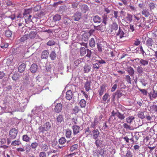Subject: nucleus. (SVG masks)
<instances>
[{
  "label": "nucleus",
  "mask_w": 157,
  "mask_h": 157,
  "mask_svg": "<svg viewBox=\"0 0 157 157\" xmlns=\"http://www.w3.org/2000/svg\"><path fill=\"white\" fill-rule=\"evenodd\" d=\"M38 146V143L36 142L32 143L31 145V147L33 149H36Z\"/></svg>",
  "instance_id": "obj_42"
},
{
  "label": "nucleus",
  "mask_w": 157,
  "mask_h": 157,
  "mask_svg": "<svg viewBox=\"0 0 157 157\" xmlns=\"http://www.w3.org/2000/svg\"><path fill=\"white\" fill-rule=\"evenodd\" d=\"M136 70L137 72V73L140 75H142V74L144 73V69L141 66H139L137 67Z\"/></svg>",
  "instance_id": "obj_27"
},
{
  "label": "nucleus",
  "mask_w": 157,
  "mask_h": 157,
  "mask_svg": "<svg viewBox=\"0 0 157 157\" xmlns=\"http://www.w3.org/2000/svg\"><path fill=\"white\" fill-rule=\"evenodd\" d=\"M141 13L146 17H148L150 15L149 10L148 9H145L143 10Z\"/></svg>",
  "instance_id": "obj_28"
},
{
  "label": "nucleus",
  "mask_w": 157,
  "mask_h": 157,
  "mask_svg": "<svg viewBox=\"0 0 157 157\" xmlns=\"http://www.w3.org/2000/svg\"><path fill=\"white\" fill-rule=\"evenodd\" d=\"M42 107L41 106H36L34 109L32 110L31 112L34 115H35L41 111L42 110Z\"/></svg>",
  "instance_id": "obj_9"
},
{
  "label": "nucleus",
  "mask_w": 157,
  "mask_h": 157,
  "mask_svg": "<svg viewBox=\"0 0 157 157\" xmlns=\"http://www.w3.org/2000/svg\"><path fill=\"white\" fill-rule=\"evenodd\" d=\"M5 36L8 37H11L12 33V32L9 29L6 30L5 31Z\"/></svg>",
  "instance_id": "obj_46"
},
{
  "label": "nucleus",
  "mask_w": 157,
  "mask_h": 157,
  "mask_svg": "<svg viewBox=\"0 0 157 157\" xmlns=\"http://www.w3.org/2000/svg\"><path fill=\"white\" fill-rule=\"evenodd\" d=\"M126 34L121 29L120 27H119V30L117 34V36H119L120 38L125 36Z\"/></svg>",
  "instance_id": "obj_13"
},
{
  "label": "nucleus",
  "mask_w": 157,
  "mask_h": 157,
  "mask_svg": "<svg viewBox=\"0 0 157 157\" xmlns=\"http://www.w3.org/2000/svg\"><path fill=\"white\" fill-rule=\"evenodd\" d=\"M80 9L82 12L86 13L89 10V8L86 5H82L80 6Z\"/></svg>",
  "instance_id": "obj_20"
},
{
  "label": "nucleus",
  "mask_w": 157,
  "mask_h": 157,
  "mask_svg": "<svg viewBox=\"0 0 157 157\" xmlns=\"http://www.w3.org/2000/svg\"><path fill=\"white\" fill-rule=\"evenodd\" d=\"M138 90L139 91L141 92V93L144 95H146L147 94V91L145 89H141L138 88Z\"/></svg>",
  "instance_id": "obj_56"
},
{
  "label": "nucleus",
  "mask_w": 157,
  "mask_h": 157,
  "mask_svg": "<svg viewBox=\"0 0 157 157\" xmlns=\"http://www.w3.org/2000/svg\"><path fill=\"white\" fill-rule=\"evenodd\" d=\"M30 139V138L26 135H24L22 136V140L24 141L28 142L29 141Z\"/></svg>",
  "instance_id": "obj_39"
},
{
  "label": "nucleus",
  "mask_w": 157,
  "mask_h": 157,
  "mask_svg": "<svg viewBox=\"0 0 157 157\" xmlns=\"http://www.w3.org/2000/svg\"><path fill=\"white\" fill-rule=\"evenodd\" d=\"M49 55V52L48 51L44 50L42 53L41 57L42 59H47Z\"/></svg>",
  "instance_id": "obj_16"
},
{
  "label": "nucleus",
  "mask_w": 157,
  "mask_h": 157,
  "mask_svg": "<svg viewBox=\"0 0 157 157\" xmlns=\"http://www.w3.org/2000/svg\"><path fill=\"white\" fill-rule=\"evenodd\" d=\"M104 90L105 88L104 87L102 86H101L100 89L98 91L99 94L100 95V96H101L103 94Z\"/></svg>",
  "instance_id": "obj_49"
},
{
  "label": "nucleus",
  "mask_w": 157,
  "mask_h": 157,
  "mask_svg": "<svg viewBox=\"0 0 157 157\" xmlns=\"http://www.w3.org/2000/svg\"><path fill=\"white\" fill-rule=\"evenodd\" d=\"M130 29L132 32H133L135 30V28H136V24H135V25H132L130 24Z\"/></svg>",
  "instance_id": "obj_59"
},
{
  "label": "nucleus",
  "mask_w": 157,
  "mask_h": 157,
  "mask_svg": "<svg viewBox=\"0 0 157 157\" xmlns=\"http://www.w3.org/2000/svg\"><path fill=\"white\" fill-rule=\"evenodd\" d=\"M80 106L82 108H84L86 106V102L85 100L82 99L79 102Z\"/></svg>",
  "instance_id": "obj_40"
},
{
  "label": "nucleus",
  "mask_w": 157,
  "mask_h": 157,
  "mask_svg": "<svg viewBox=\"0 0 157 157\" xmlns=\"http://www.w3.org/2000/svg\"><path fill=\"white\" fill-rule=\"evenodd\" d=\"M74 135H75L79 132L80 127L77 125H74L72 127Z\"/></svg>",
  "instance_id": "obj_11"
},
{
  "label": "nucleus",
  "mask_w": 157,
  "mask_h": 157,
  "mask_svg": "<svg viewBox=\"0 0 157 157\" xmlns=\"http://www.w3.org/2000/svg\"><path fill=\"white\" fill-rule=\"evenodd\" d=\"M28 36L29 34H28L25 35L19 39V41L21 42H24L28 39Z\"/></svg>",
  "instance_id": "obj_35"
},
{
  "label": "nucleus",
  "mask_w": 157,
  "mask_h": 157,
  "mask_svg": "<svg viewBox=\"0 0 157 157\" xmlns=\"http://www.w3.org/2000/svg\"><path fill=\"white\" fill-rule=\"evenodd\" d=\"M78 148V145L77 144H75L70 147V150L71 151L73 152Z\"/></svg>",
  "instance_id": "obj_52"
},
{
  "label": "nucleus",
  "mask_w": 157,
  "mask_h": 157,
  "mask_svg": "<svg viewBox=\"0 0 157 157\" xmlns=\"http://www.w3.org/2000/svg\"><path fill=\"white\" fill-rule=\"evenodd\" d=\"M82 14L81 12H77L72 17V19L75 21H78L82 18Z\"/></svg>",
  "instance_id": "obj_4"
},
{
  "label": "nucleus",
  "mask_w": 157,
  "mask_h": 157,
  "mask_svg": "<svg viewBox=\"0 0 157 157\" xmlns=\"http://www.w3.org/2000/svg\"><path fill=\"white\" fill-rule=\"evenodd\" d=\"M67 141V140L64 137L60 138L59 140V143L60 145H63Z\"/></svg>",
  "instance_id": "obj_33"
},
{
  "label": "nucleus",
  "mask_w": 157,
  "mask_h": 157,
  "mask_svg": "<svg viewBox=\"0 0 157 157\" xmlns=\"http://www.w3.org/2000/svg\"><path fill=\"white\" fill-rule=\"evenodd\" d=\"M123 126L124 128L126 129V130H131L132 129V127L127 123H124L123 125Z\"/></svg>",
  "instance_id": "obj_48"
},
{
  "label": "nucleus",
  "mask_w": 157,
  "mask_h": 157,
  "mask_svg": "<svg viewBox=\"0 0 157 157\" xmlns=\"http://www.w3.org/2000/svg\"><path fill=\"white\" fill-rule=\"evenodd\" d=\"M140 62L142 65L146 66L148 64V61L141 59L140 60Z\"/></svg>",
  "instance_id": "obj_47"
},
{
  "label": "nucleus",
  "mask_w": 157,
  "mask_h": 157,
  "mask_svg": "<svg viewBox=\"0 0 157 157\" xmlns=\"http://www.w3.org/2000/svg\"><path fill=\"white\" fill-rule=\"evenodd\" d=\"M72 97V93L70 90H68L66 93V98L68 100H70Z\"/></svg>",
  "instance_id": "obj_14"
},
{
  "label": "nucleus",
  "mask_w": 157,
  "mask_h": 157,
  "mask_svg": "<svg viewBox=\"0 0 157 157\" xmlns=\"http://www.w3.org/2000/svg\"><path fill=\"white\" fill-rule=\"evenodd\" d=\"M148 96L151 100L153 101L155 99L157 98V91L152 89L148 93Z\"/></svg>",
  "instance_id": "obj_3"
},
{
  "label": "nucleus",
  "mask_w": 157,
  "mask_h": 157,
  "mask_svg": "<svg viewBox=\"0 0 157 157\" xmlns=\"http://www.w3.org/2000/svg\"><path fill=\"white\" fill-rule=\"evenodd\" d=\"M128 71L131 76H132L133 75L134 73V70L132 67H130L128 68Z\"/></svg>",
  "instance_id": "obj_37"
},
{
  "label": "nucleus",
  "mask_w": 157,
  "mask_h": 157,
  "mask_svg": "<svg viewBox=\"0 0 157 157\" xmlns=\"http://www.w3.org/2000/svg\"><path fill=\"white\" fill-rule=\"evenodd\" d=\"M45 67L46 71L48 72L50 71L51 68V65L50 64H46Z\"/></svg>",
  "instance_id": "obj_55"
},
{
  "label": "nucleus",
  "mask_w": 157,
  "mask_h": 157,
  "mask_svg": "<svg viewBox=\"0 0 157 157\" xmlns=\"http://www.w3.org/2000/svg\"><path fill=\"white\" fill-rule=\"evenodd\" d=\"M38 130V133L39 134H43L45 131H46V130L43 126H39Z\"/></svg>",
  "instance_id": "obj_24"
},
{
  "label": "nucleus",
  "mask_w": 157,
  "mask_h": 157,
  "mask_svg": "<svg viewBox=\"0 0 157 157\" xmlns=\"http://www.w3.org/2000/svg\"><path fill=\"white\" fill-rule=\"evenodd\" d=\"M57 121L58 123H61L63 120V117L61 115L59 114L57 117Z\"/></svg>",
  "instance_id": "obj_38"
},
{
  "label": "nucleus",
  "mask_w": 157,
  "mask_h": 157,
  "mask_svg": "<svg viewBox=\"0 0 157 157\" xmlns=\"http://www.w3.org/2000/svg\"><path fill=\"white\" fill-rule=\"evenodd\" d=\"M41 147L44 151H46L48 149V147L47 144L44 141L41 142Z\"/></svg>",
  "instance_id": "obj_26"
},
{
  "label": "nucleus",
  "mask_w": 157,
  "mask_h": 157,
  "mask_svg": "<svg viewBox=\"0 0 157 157\" xmlns=\"http://www.w3.org/2000/svg\"><path fill=\"white\" fill-rule=\"evenodd\" d=\"M125 157H132V152L130 151H128L126 154Z\"/></svg>",
  "instance_id": "obj_63"
},
{
  "label": "nucleus",
  "mask_w": 157,
  "mask_h": 157,
  "mask_svg": "<svg viewBox=\"0 0 157 157\" xmlns=\"http://www.w3.org/2000/svg\"><path fill=\"white\" fill-rule=\"evenodd\" d=\"M29 99H28L27 98H25L24 99H23L22 101V103L24 104V105H27V103L29 101Z\"/></svg>",
  "instance_id": "obj_62"
},
{
  "label": "nucleus",
  "mask_w": 157,
  "mask_h": 157,
  "mask_svg": "<svg viewBox=\"0 0 157 157\" xmlns=\"http://www.w3.org/2000/svg\"><path fill=\"white\" fill-rule=\"evenodd\" d=\"M20 77V76L17 73L14 74L12 77V79L13 80L16 81L18 80Z\"/></svg>",
  "instance_id": "obj_41"
},
{
  "label": "nucleus",
  "mask_w": 157,
  "mask_h": 157,
  "mask_svg": "<svg viewBox=\"0 0 157 157\" xmlns=\"http://www.w3.org/2000/svg\"><path fill=\"white\" fill-rule=\"evenodd\" d=\"M26 67V65L25 64L23 63L20 65L18 67V71L20 73H22L25 70V68Z\"/></svg>",
  "instance_id": "obj_22"
},
{
  "label": "nucleus",
  "mask_w": 157,
  "mask_h": 157,
  "mask_svg": "<svg viewBox=\"0 0 157 157\" xmlns=\"http://www.w3.org/2000/svg\"><path fill=\"white\" fill-rule=\"evenodd\" d=\"M37 66L35 64H33L31 66L30 70L33 73H35L37 69Z\"/></svg>",
  "instance_id": "obj_18"
},
{
  "label": "nucleus",
  "mask_w": 157,
  "mask_h": 157,
  "mask_svg": "<svg viewBox=\"0 0 157 157\" xmlns=\"http://www.w3.org/2000/svg\"><path fill=\"white\" fill-rule=\"evenodd\" d=\"M116 116H117L118 118L120 120H124L125 117V116L124 114L121 113L118 111L115 112L113 110L111 112V115L109 119V121L113 122L117 121L118 119H117V118L115 117Z\"/></svg>",
  "instance_id": "obj_1"
},
{
  "label": "nucleus",
  "mask_w": 157,
  "mask_h": 157,
  "mask_svg": "<svg viewBox=\"0 0 157 157\" xmlns=\"http://www.w3.org/2000/svg\"><path fill=\"white\" fill-rule=\"evenodd\" d=\"M79 2H75L72 3L71 6L73 8H76L78 7Z\"/></svg>",
  "instance_id": "obj_60"
},
{
  "label": "nucleus",
  "mask_w": 157,
  "mask_h": 157,
  "mask_svg": "<svg viewBox=\"0 0 157 157\" xmlns=\"http://www.w3.org/2000/svg\"><path fill=\"white\" fill-rule=\"evenodd\" d=\"M86 51L87 52V54L86 56L87 57L90 58L91 54H92V52L90 50L88 49H86Z\"/></svg>",
  "instance_id": "obj_57"
},
{
  "label": "nucleus",
  "mask_w": 157,
  "mask_h": 157,
  "mask_svg": "<svg viewBox=\"0 0 157 157\" xmlns=\"http://www.w3.org/2000/svg\"><path fill=\"white\" fill-rule=\"evenodd\" d=\"M102 23L105 25L107 23V21L108 20V17L106 14H104L102 16Z\"/></svg>",
  "instance_id": "obj_19"
},
{
  "label": "nucleus",
  "mask_w": 157,
  "mask_h": 157,
  "mask_svg": "<svg viewBox=\"0 0 157 157\" xmlns=\"http://www.w3.org/2000/svg\"><path fill=\"white\" fill-rule=\"evenodd\" d=\"M32 13V10L30 9H28L27 10H25L24 13L23 14V17L28 15L30 13Z\"/></svg>",
  "instance_id": "obj_36"
},
{
  "label": "nucleus",
  "mask_w": 157,
  "mask_h": 157,
  "mask_svg": "<svg viewBox=\"0 0 157 157\" xmlns=\"http://www.w3.org/2000/svg\"><path fill=\"white\" fill-rule=\"evenodd\" d=\"M91 67L88 64H86L84 67L85 73H88L90 71Z\"/></svg>",
  "instance_id": "obj_29"
},
{
  "label": "nucleus",
  "mask_w": 157,
  "mask_h": 157,
  "mask_svg": "<svg viewBox=\"0 0 157 157\" xmlns=\"http://www.w3.org/2000/svg\"><path fill=\"white\" fill-rule=\"evenodd\" d=\"M71 131L69 129H67L66 133V136L67 138H70L71 134Z\"/></svg>",
  "instance_id": "obj_51"
},
{
  "label": "nucleus",
  "mask_w": 157,
  "mask_h": 157,
  "mask_svg": "<svg viewBox=\"0 0 157 157\" xmlns=\"http://www.w3.org/2000/svg\"><path fill=\"white\" fill-rule=\"evenodd\" d=\"M43 126L46 130V131H48L51 128L52 124L49 122H47L44 124Z\"/></svg>",
  "instance_id": "obj_17"
},
{
  "label": "nucleus",
  "mask_w": 157,
  "mask_h": 157,
  "mask_svg": "<svg viewBox=\"0 0 157 157\" xmlns=\"http://www.w3.org/2000/svg\"><path fill=\"white\" fill-rule=\"evenodd\" d=\"M80 55L81 56H83L86 53L85 48L84 47H81L80 49Z\"/></svg>",
  "instance_id": "obj_32"
},
{
  "label": "nucleus",
  "mask_w": 157,
  "mask_h": 157,
  "mask_svg": "<svg viewBox=\"0 0 157 157\" xmlns=\"http://www.w3.org/2000/svg\"><path fill=\"white\" fill-rule=\"evenodd\" d=\"M61 18V16L58 14H56L54 16L53 20L55 22L59 21Z\"/></svg>",
  "instance_id": "obj_30"
},
{
  "label": "nucleus",
  "mask_w": 157,
  "mask_h": 157,
  "mask_svg": "<svg viewBox=\"0 0 157 157\" xmlns=\"http://www.w3.org/2000/svg\"><path fill=\"white\" fill-rule=\"evenodd\" d=\"M56 42L54 40H51L49 41L47 43V44L49 46H52L55 44Z\"/></svg>",
  "instance_id": "obj_58"
},
{
  "label": "nucleus",
  "mask_w": 157,
  "mask_h": 157,
  "mask_svg": "<svg viewBox=\"0 0 157 157\" xmlns=\"http://www.w3.org/2000/svg\"><path fill=\"white\" fill-rule=\"evenodd\" d=\"M94 22L95 23L99 24L102 21V19L98 15H95L93 17Z\"/></svg>",
  "instance_id": "obj_8"
},
{
  "label": "nucleus",
  "mask_w": 157,
  "mask_h": 157,
  "mask_svg": "<svg viewBox=\"0 0 157 157\" xmlns=\"http://www.w3.org/2000/svg\"><path fill=\"white\" fill-rule=\"evenodd\" d=\"M126 18L127 21L130 22L132 21L133 16L129 13H128Z\"/></svg>",
  "instance_id": "obj_44"
},
{
  "label": "nucleus",
  "mask_w": 157,
  "mask_h": 157,
  "mask_svg": "<svg viewBox=\"0 0 157 157\" xmlns=\"http://www.w3.org/2000/svg\"><path fill=\"white\" fill-rule=\"evenodd\" d=\"M95 41L94 38H91L89 41V45L91 48H93L95 47Z\"/></svg>",
  "instance_id": "obj_21"
},
{
  "label": "nucleus",
  "mask_w": 157,
  "mask_h": 157,
  "mask_svg": "<svg viewBox=\"0 0 157 157\" xmlns=\"http://www.w3.org/2000/svg\"><path fill=\"white\" fill-rule=\"evenodd\" d=\"M111 32L113 30L116 31L118 29V25L115 22H113L110 25Z\"/></svg>",
  "instance_id": "obj_12"
},
{
  "label": "nucleus",
  "mask_w": 157,
  "mask_h": 157,
  "mask_svg": "<svg viewBox=\"0 0 157 157\" xmlns=\"http://www.w3.org/2000/svg\"><path fill=\"white\" fill-rule=\"evenodd\" d=\"M90 83L89 82L87 81L85 84L84 87L86 90L87 92L90 89Z\"/></svg>",
  "instance_id": "obj_23"
},
{
  "label": "nucleus",
  "mask_w": 157,
  "mask_h": 157,
  "mask_svg": "<svg viewBox=\"0 0 157 157\" xmlns=\"http://www.w3.org/2000/svg\"><path fill=\"white\" fill-rule=\"evenodd\" d=\"M80 109L78 107L76 106L73 109V111L74 113H77Z\"/></svg>",
  "instance_id": "obj_61"
},
{
  "label": "nucleus",
  "mask_w": 157,
  "mask_h": 157,
  "mask_svg": "<svg viewBox=\"0 0 157 157\" xmlns=\"http://www.w3.org/2000/svg\"><path fill=\"white\" fill-rule=\"evenodd\" d=\"M46 154L44 152H40L39 154V157H46Z\"/></svg>",
  "instance_id": "obj_64"
},
{
  "label": "nucleus",
  "mask_w": 157,
  "mask_h": 157,
  "mask_svg": "<svg viewBox=\"0 0 157 157\" xmlns=\"http://www.w3.org/2000/svg\"><path fill=\"white\" fill-rule=\"evenodd\" d=\"M92 137L93 139L96 140L98 137L100 132L98 129H94L92 131Z\"/></svg>",
  "instance_id": "obj_7"
},
{
  "label": "nucleus",
  "mask_w": 157,
  "mask_h": 157,
  "mask_svg": "<svg viewBox=\"0 0 157 157\" xmlns=\"http://www.w3.org/2000/svg\"><path fill=\"white\" fill-rule=\"evenodd\" d=\"M37 34V32L36 31H31L29 34V36L30 38L32 39L35 38Z\"/></svg>",
  "instance_id": "obj_34"
},
{
  "label": "nucleus",
  "mask_w": 157,
  "mask_h": 157,
  "mask_svg": "<svg viewBox=\"0 0 157 157\" xmlns=\"http://www.w3.org/2000/svg\"><path fill=\"white\" fill-rule=\"evenodd\" d=\"M135 117L134 116H129L126 118V122L128 123L129 124H131L133 121L135 119Z\"/></svg>",
  "instance_id": "obj_15"
},
{
  "label": "nucleus",
  "mask_w": 157,
  "mask_h": 157,
  "mask_svg": "<svg viewBox=\"0 0 157 157\" xmlns=\"http://www.w3.org/2000/svg\"><path fill=\"white\" fill-rule=\"evenodd\" d=\"M150 10L154 9L155 8V4L153 2H150L148 4Z\"/></svg>",
  "instance_id": "obj_50"
},
{
  "label": "nucleus",
  "mask_w": 157,
  "mask_h": 157,
  "mask_svg": "<svg viewBox=\"0 0 157 157\" xmlns=\"http://www.w3.org/2000/svg\"><path fill=\"white\" fill-rule=\"evenodd\" d=\"M137 115L138 117L141 119H143L145 118V116L144 114V112H139Z\"/></svg>",
  "instance_id": "obj_43"
},
{
  "label": "nucleus",
  "mask_w": 157,
  "mask_h": 157,
  "mask_svg": "<svg viewBox=\"0 0 157 157\" xmlns=\"http://www.w3.org/2000/svg\"><path fill=\"white\" fill-rule=\"evenodd\" d=\"M56 55L54 51H52L50 54V57L52 60L55 59Z\"/></svg>",
  "instance_id": "obj_31"
},
{
  "label": "nucleus",
  "mask_w": 157,
  "mask_h": 157,
  "mask_svg": "<svg viewBox=\"0 0 157 157\" xmlns=\"http://www.w3.org/2000/svg\"><path fill=\"white\" fill-rule=\"evenodd\" d=\"M93 69H96L97 70L99 69L100 66L98 62H97L94 63L93 64Z\"/></svg>",
  "instance_id": "obj_53"
},
{
  "label": "nucleus",
  "mask_w": 157,
  "mask_h": 157,
  "mask_svg": "<svg viewBox=\"0 0 157 157\" xmlns=\"http://www.w3.org/2000/svg\"><path fill=\"white\" fill-rule=\"evenodd\" d=\"M141 145L140 146L138 145H135L134 146L133 148L135 150L137 151L139 150V155H143V153H144V147H140Z\"/></svg>",
  "instance_id": "obj_5"
},
{
  "label": "nucleus",
  "mask_w": 157,
  "mask_h": 157,
  "mask_svg": "<svg viewBox=\"0 0 157 157\" xmlns=\"http://www.w3.org/2000/svg\"><path fill=\"white\" fill-rule=\"evenodd\" d=\"M154 43L153 40L151 38H149L146 41V45L150 48L151 49L152 44Z\"/></svg>",
  "instance_id": "obj_10"
},
{
  "label": "nucleus",
  "mask_w": 157,
  "mask_h": 157,
  "mask_svg": "<svg viewBox=\"0 0 157 157\" xmlns=\"http://www.w3.org/2000/svg\"><path fill=\"white\" fill-rule=\"evenodd\" d=\"M21 144L20 141L18 140H15L11 143V145L13 146L19 145Z\"/></svg>",
  "instance_id": "obj_45"
},
{
  "label": "nucleus",
  "mask_w": 157,
  "mask_h": 157,
  "mask_svg": "<svg viewBox=\"0 0 157 157\" xmlns=\"http://www.w3.org/2000/svg\"><path fill=\"white\" fill-rule=\"evenodd\" d=\"M140 81L144 86H146L148 83V82L145 78H141L140 79Z\"/></svg>",
  "instance_id": "obj_25"
},
{
  "label": "nucleus",
  "mask_w": 157,
  "mask_h": 157,
  "mask_svg": "<svg viewBox=\"0 0 157 157\" xmlns=\"http://www.w3.org/2000/svg\"><path fill=\"white\" fill-rule=\"evenodd\" d=\"M18 132V130L15 128H13L10 130L9 132L10 137L7 139V142L8 144H9L11 142L12 139L16 138Z\"/></svg>",
  "instance_id": "obj_2"
},
{
  "label": "nucleus",
  "mask_w": 157,
  "mask_h": 157,
  "mask_svg": "<svg viewBox=\"0 0 157 157\" xmlns=\"http://www.w3.org/2000/svg\"><path fill=\"white\" fill-rule=\"evenodd\" d=\"M133 137L135 138L136 140L137 141L139 138L140 137V135L139 134V132H136L134 133V135L133 136Z\"/></svg>",
  "instance_id": "obj_54"
},
{
  "label": "nucleus",
  "mask_w": 157,
  "mask_h": 157,
  "mask_svg": "<svg viewBox=\"0 0 157 157\" xmlns=\"http://www.w3.org/2000/svg\"><path fill=\"white\" fill-rule=\"evenodd\" d=\"M62 107L63 106L62 104L58 103L55 106L54 109V111L56 113H59L62 110Z\"/></svg>",
  "instance_id": "obj_6"
}]
</instances>
